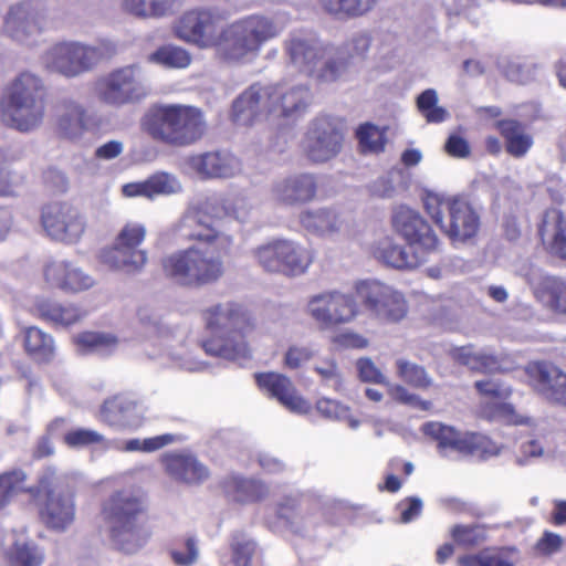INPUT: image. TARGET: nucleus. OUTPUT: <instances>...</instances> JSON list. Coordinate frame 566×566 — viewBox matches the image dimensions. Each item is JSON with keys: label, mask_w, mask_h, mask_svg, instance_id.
<instances>
[{"label": "nucleus", "mask_w": 566, "mask_h": 566, "mask_svg": "<svg viewBox=\"0 0 566 566\" xmlns=\"http://www.w3.org/2000/svg\"><path fill=\"white\" fill-rule=\"evenodd\" d=\"M25 480L27 475L21 470L0 474V509L22 492L33 493V489L27 486Z\"/></svg>", "instance_id": "nucleus-48"}, {"label": "nucleus", "mask_w": 566, "mask_h": 566, "mask_svg": "<svg viewBox=\"0 0 566 566\" xmlns=\"http://www.w3.org/2000/svg\"><path fill=\"white\" fill-rule=\"evenodd\" d=\"M45 283L67 294H77L91 290L95 279L70 260H51L43 269Z\"/></svg>", "instance_id": "nucleus-24"}, {"label": "nucleus", "mask_w": 566, "mask_h": 566, "mask_svg": "<svg viewBox=\"0 0 566 566\" xmlns=\"http://www.w3.org/2000/svg\"><path fill=\"white\" fill-rule=\"evenodd\" d=\"M145 510L144 497L133 490L117 491L105 501L103 517L117 549L133 554L147 543L150 532L140 521Z\"/></svg>", "instance_id": "nucleus-5"}, {"label": "nucleus", "mask_w": 566, "mask_h": 566, "mask_svg": "<svg viewBox=\"0 0 566 566\" xmlns=\"http://www.w3.org/2000/svg\"><path fill=\"white\" fill-rule=\"evenodd\" d=\"M328 13L339 18L358 17L368 12L376 0H319Z\"/></svg>", "instance_id": "nucleus-47"}, {"label": "nucleus", "mask_w": 566, "mask_h": 566, "mask_svg": "<svg viewBox=\"0 0 566 566\" xmlns=\"http://www.w3.org/2000/svg\"><path fill=\"white\" fill-rule=\"evenodd\" d=\"M392 227L407 242L409 249L416 250L424 258L429 259L438 251V237L417 210L407 206L398 207L392 216Z\"/></svg>", "instance_id": "nucleus-19"}, {"label": "nucleus", "mask_w": 566, "mask_h": 566, "mask_svg": "<svg viewBox=\"0 0 566 566\" xmlns=\"http://www.w3.org/2000/svg\"><path fill=\"white\" fill-rule=\"evenodd\" d=\"M115 45L107 40L94 44L78 41H60L50 45L41 55L42 66L67 78L93 70L115 53Z\"/></svg>", "instance_id": "nucleus-8"}, {"label": "nucleus", "mask_w": 566, "mask_h": 566, "mask_svg": "<svg viewBox=\"0 0 566 566\" xmlns=\"http://www.w3.org/2000/svg\"><path fill=\"white\" fill-rule=\"evenodd\" d=\"M242 165L239 158L227 151H214L212 179H227L240 175Z\"/></svg>", "instance_id": "nucleus-55"}, {"label": "nucleus", "mask_w": 566, "mask_h": 566, "mask_svg": "<svg viewBox=\"0 0 566 566\" xmlns=\"http://www.w3.org/2000/svg\"><path fill=\"white\" fill-rule=\"evenodd\" d=\"M164 274L181 286L198 287L214 283L224 273L221 258L209 249L190 245L161 260Z\"/></svg>", "instance_id": "nucleus-9"}, {"label": "nucleus", "mask_w": 566, "mask_h": 566, "mask_svg": "<svg viewBox=\"0 0 566 566\" xmlns=\"http://www.w3.org/2000/svg\"><path fill=\"white\" fill-rule=\"evenodd\" d=\"M423 206L431 220L453 244L471 241L480 230V216L462 198L427 191Z\"/></svg>", "instance_id": "nucleus-7"}, {"label": "nucleus", "mask_w": 566, "mask_h": 566, "mask_svg": "<svg viewBox=\"0 0 566 566\" xmlns=\"http://www.w3.org/2000/svg\"><path fill=\"white\" fill-rule=\"evenodd\" d=\"M39 493H45L40 504V516L43 523L56 531H64L74 521L75 505L73 491L69 489L66 478L49 472L39 485Z\"/></svg>", "instance_id": "nucleus-15"}, {"label": "nucleus", "mask_w": 566, "mask_h": 566, "mask_svg": "<svg viewBox=\"0 0 566 566\" xmlns=\"http://www.w3.org/2000/svg\"><path fill=\"white\" fill-rule=\"evenodd\" d=\"M315 356V350L308 345L290 346L284 355V364L290 369H296L310 361Z\"/></svg>", "instance_id": "nucleus-64"}, {"label": "nucleus", "mask_w": 566, "mask_h": 566, "mask_svg": "<svg viewBox=\"0 0 566 566\" xmlns=\"http://www.w3.org/2000/svg\"><path fill=\"white\" fill-rule=\"evenodd\" d=\"M375 258L388 266L398 270L416 269L420 264L428 261L422 254L416 250L398 244L394 239L386 237L379 240L374 250Z\"/></svg>", "instance_id": "nucleus-33"}, {"label": "nucleus", "mask_w": 566, "mask_h": 566, "mask_svg": "<svg viewBox=\"0 0 566 566\" xmlns=\"http://www.w3.org/2000/svg\"><path fill=\"white\" fill-rule=\"evenodd\" d=\"M12 546L8 552L9 560L15 566H41L43 552L23 532L12 534Z\"/></svg>", "instance_id": "nucleus-40"}, {"label": "nucleus", "mask_w": 566, "mask_h": 566, "mask_svg": "<svg viewBox=\"0 0 566 566\" xmlns=\"http://www.w3.org/2000/svg\"><path fill=\"white\" fill-rule=\"evenodd\" d=\"M396 364L398 376L410 386L423 389L431 385L432 380L423 367L405 359H398Z\"/></svg>", "instance_id": "nucleus-56"}, {"label": "nucleus", "mask_w": 566, "mask_h": 566, "mask_svg": "<svg viewBox=\"0 0 566 566\" xmlns=\"http://www.w3.org/2000/svg\"><path fill=\"white\" fill-rule=\"evenodd\" d=\"M35 314L56 326H70L84 316V312L74 304H62L53 300L42 298L34 304Z\"/></svg>", "instance_id": "nucleus-37"}, {"label": "nucleus", "mask_w": 566, "mask_h": 566, "mask_svg": "<svg viewBox=\"0 0 566 566\" xmlns=\"http://www.w3.org/2000/svg\"><path fill=\"white\" fill-rule=\"evenodd\" d=\"M476 390L489 398L482 407V413L489 419H496L509 424L533 426V419L518 415L511 403L505 400L511 396L510 386L494 380H479L475 382Z\"/></svg>", "instance_id": "nucleus-23"}, {"label": "nucleus", "mask_w": 566, "mask_h": 566, "mask_svg": "<svg viewBox=\"0 0 566 566\" xmlns=\"http://www.w3.org/2000/svg\"><path fill=\"white\" fill-rule=\"evenodd\" d=\"M417 106L429 123H442L449 117L448 111L438 106V94L433 88H428L418 96Z\"/></svg>", "instance_id": "nucleus-50"}, {"label": "nucleus", "mask_w": 566, "mask_h": 566, "mask_svg": "<svg viewBox=\"0 0 566 566\" xmlns=\"http://www.w3.org/2000/svg\"><path fill=\"white\" fill-rule=\"evenodd\" d=\"M357 296L366 308L377 317L398 322L407 314V303L403 295L379 281H360L355 286Z\"/></svg>", "instance_id": "nucleus-18"}, {"label": "nucleus", "mask_w": 566, "mask_h": 566, "mask_svg": "<svg viewBox=\"0 0 566 566\" xmlns=\"http://www.w3.org/2000/svg\"><path fill=\"white\" fill-rule=\"evenodd\" d=\"M147 235L146 226L136 220L126 221L117 231L115 240L140 248Z\"/></svg>", "instance_id": "nucleus-61"}, {"label": "nucleus", "mask_w": 566, "mask_h": 566, "mask_svg": "<svg viewBox=\"0 0 566 566\" xmlns=\"http://www.w3.org/2000/svg\"><path fill=\"white\" fill-rule=\"evenodd\" d=\"M290 18L285 13L273 15L250 14L220 28V15L205 8L184 12L172 24L174 35L199 49H216L217 55L233 65L252 64L262 46L280 36Z\"/></svg>", "instance_id": "nucleus-1"}, {"label": "nucleus", "mask_w": 566, "mask_h": 566, "mask_svg": "<svg viewBox=\"0 0 566 566\" xmlns=\"http://www.w3.org/2000/svg\"><path fill=\"white\" fill-rule=\"evenodd\" d=\"M252 253L264 271L287 276L304 274L313 262L306 248L290 240H272L256 247Z\"/></svg>", "instance_id": "nucleus-14"}, {"label": "nucleus", "mask_w": 566, "mask_h": 566, "mask_svg": "<svg viewBox=\"0 0 566 566\" xmlns=\"http://www.w3.org/2000/svg\"><path fill=\"white\" fill-rule=\"evenodd\" d=\"M453 539L462 546H475L486 539V532L480 525H455L451 530Z\"/></svg>", "instance_id": "nucleus-60"}, {"label": "nucleus", "mask_w": 566, "mask_h": 566, "mask_svg": "<svg viewBox=\"0 0 566 566\" xmlns=\"http://www.w3.org/2000/svg\"><path fill=\"white\" fill-rule=\"evenodd\" d=\"M40 224L44 235L53 242L76 245L88 228L86 214L69 201H51L41 208Z\"/></svg>", "instance_id": "nucleus-13"}, {"label": "nucleus", "mask_w": 566, "mask_h": 566, "mask_svg": "<svg viewBox=\"0 0 566 566\" xmlns=\"http://www.w3.org/2000/svg\"><path fill=\"white\" fill-rule=\"evenodd\" d=\"M531 387L546 401L566 407V373L547 361H531L525 366Z\"/></svg>", "instance_id": "nucleus-21"}, {"label": "nucleus", "mask_w": 566, "mask_h": 566, "mask_svg": "<svg viewBox=\"0 0 566 566\" xmlns=\"http://www.w3.org/2000/svg\"><path fill=\"white\" fill-rule=\"evenodd\" d=\"M513 548H486L478 554L459 557L460 566H514Z\"/></svg>", "instance_id": "nucleus-42"}, {"label": "nucleus", "mask_w": 566, "mask_h": 566, "mask_svg": "<svg viewBox=\"0 0 566 566\" xmlns=\"http://www.w3.org/2000/svg\"><path fill=\"white\" fill-rule=\"evenodd\" d=\"M228 218L227 195L213 193L191 203L171 231L179 240H195L213 245L220 253H228L233 238L212 227V220Z\"/></svg>", "instance_id": "nucleus-6"}, {"label": "nucleus", "mask_w": 566, "mask_h": 566, "mask_svg": "<svg viewBox=\"0 0 566 566\" xmlns=\"http://www.w3.org/2000/svg\"><path fill=\"white\" fill-rule=\"evenodd\" d=\"M150 200L159 196H171L182 191L179 179L169 172L159 171L148 177Z\"/></svg>", "instance_id": "nucleus-53"}, {"label": "nucleus", "mask_w": 566, "mask_h": 566, "mask_svg": "<svg viewBox=\"0 0 566 566\" xmlns=\"http://www.w3.org/2000/svg\"><path fill=\"white\" fill-rule=\"evenodd\" d=\"M224 488L229 495L238 502L259 501L268 494V488L263 483L241 476H231Z\"/></svg>", "instance_id": "nucleus-43"}, {"label": "nucleus", "mask_w": 566, "mask_h": 566, "mask_svg": "<svg viewBox=\"0 0 566 566\" xmlns=\"http://www.w3.org/2000/svg\"><path fill=\"white\" fill-rule=\"evenodd\" d=\"M476 390L489 398L482 407V413L489 419H496L509 424L533 426V419L518 415L511 403L505 400L511 396L510 386L494 380H479L475 382Z\"/></svg>", "instance_id": "nucleus-22"}, {"label": "nucleus", "mask_w": 566, "mask_h": 566, "mask_svg": "<svg viewBox=\"0 0 566 566\" xmlns=\"http://www.w3.org/2000/svg\"><path fill=\"white\" fill-rule=\"evenodd\" d=\"M539 235L547 250L566 259V214L556 209L546 211L539 227Z\"/></svg>", "instance_id": "nucleus-35"}, {"label": "nucleus", "mask_w": 566, "mask_h": 566, "mask_svg": "<svg viewBox=\"0 0 566 566\" xmlns=\"http://www.w3.org/2000/svg\"><path fill=\"white\" fill-rule=\"evenodd\" d=\"M203 319L211 333L202 342L208 355L237 363L252 358L247 334L254 328V322L244 306L234 302L216 304L203 312Z\"/></svg>", "instance_id": "nucleus-2"}, {"label": "nucleus", "mask_w": 566, "mask_h": 566, "mask_svg": "<svg viewBox=\"0 0 566 566\" xmlns=\"http://www.w3.org/2000/svg\"><path fill=\"white\" fill-rule=\"evenodd\" d=\"M316 188L314 176L300 174L275 181L272 186V196L284 205H302L314 199Z\"/></svg>", "instance_id": "nucleus-30"}, {"label": "nucleus", "mask_w": 566, "mask_h": 566, "mask_svg": "<svg viewBox=\"0 0 566 566\" xmlns=\"http://www.w3.org/2000/svg\"><path fill=\"white\" fill-rule=\"evenodd\" d=\"M343 139L340 124L332 117L321 116L308 128L304 150L312 161L325 163L340 151Z\"/></svg>", "instance_id": "nucleus-20"}, {"label": "nucleus", "mask_w": 566, "mask_h": 566, "mask_svg": "<svg viewBox=\"0 0 566 566\" xmlns=\"http://www.w3.org/2000/svg\"><path fill=\"white\" fill-rule=\"evenodd\" d=\"M139 125L142 132L153 140L171 147L190 146L200 140L207 129L200 108L174 103L150 105Z\"/></svg>", "instance_id": "nucleus-3"}, {"label": "nucleus", "mask_w": 566, "mask_h": 566, "mask_svg": "<svg viewBox=\"0 0 566 566\" xmlns=\"http://www.w3.org/2000/svg\"><path fill=\"white\" fill-rule=\"evenodd\" d=\"M314 371L321 378V382L340 391L344 385V377L337 361L334 358H325L314 365Z\"/></svg>", "instance_id": "nucleus-58"}, {"label": "nucleus", "mask_w": 566, "mask_h": 566, "mask_svg": "<svg viewBox=\"0 0 566 566\" xmlns=\"http://www.w3.org/2000/svg\"><path fill=\"white\" fill-rule=\"evenodd\" d=\"M260 389L275 398L291 412L306 415L311 403L297 394L291 379L277 373H264L255 376Z\"/></svg>", "instance_id": "nucleus-26"}, {"label": "nucleus", "mask_w": 566, "mask_h": 566, "mask_svg": "<svg viewBox=\"0 0 566 566\" xmlns=\"http://www.w3.org/2000/svg\"><path fill=\"white\" fill-rule=\"evenodd\" d=\"M1 117L9 127L21 133L38 129L45 115V86L32 72H21L3 88Z\"/></svg>", "instance_id": "nucleus-4"}, {"label": "nucleus", "mask_w": 566, "mask_h": 566, "mask_svg": "<svg viewBox=\"0 0 566 566\" xmlns=\"http://www.w3.org/2000/svg\"><path fill=\"white\" fill-rule=\"evenodd\" d=\"M358 313L355 296L338 290L314 294L306 304V314L323 328L350 323Z\"/></svg>", "instance_id": "nucleus-16"}, {"label": "nucleus", "mask_w": 566, "mask_h": 566, "mask_svg": "<svg viewBox=\"0 0 566 566\" xmlns=\"http://www.w3.org/2000/svg\"><path fill=\"white\" fill-rule=\"evenodd\" d=\"M91 126V116L82 104L75 101H65L59 105L55 115V129L63 138L77 140Z\"/></svg>", "instance_id": "nucleus-31"}, {"label": "nucleus", "mask_w": 566, "mask_h": 566, "mask_svg": "<svg viewBox=\"0 0 566 566\" xmlns=\"http://www.w3.org/2000/svg\"><path fill=\"white\" fill-rule=\"evenodd\" d=\"M422 432L437 441L438 452L443 458L475 455L486 459L500 452V447L486 436L463 432L442 422H427L422 426Z\"/></svg>", "instance_id": "nucleus-12"}, {"label": "nucleus", "mask_w": 566, "mask_h": 566, "mask_svg": "<svg viewBox=\"0 0 566 566\" xmlns=\"http://www.w3.org/2000/svg\"><path fill=\"white\" fill-rule=\"evenodd\" d=\"M64 443L73 449L99 444L105 449L112 447L111 442L105 437L95 430L77 428L64 434Z\"/></svg>", "instance_id": "nucleus-52"}, {"label": "nucleus", "mask_w": 566, "mask_h": 566, "mask_svg": "<svg viewBox=\"0 0 566 566\" xmlns=\"http://www.w3.org/2000/svg\"><path fill=\"white\" fill-rule=\"evenodd\" d=\"M77 350L85 353H95L102 356H108L115 353L120 339L109 332H84L74 337Z\"/></svg>", "instance_id": "nucleus-38"}, {"label": "nucleus", "mask_w": 566, "mask_h": 566, "mask_svg": "<svg viewBox=\"0 0 566 566\" xmlns=\"http://www.w3.org/2000/svg\"><path fill=\"white\" fill-rule=\"evenodd\" d=\"M300 221L306 231L324 238L334 237L344 227V219L334 208L304 211L300 217Z\"/></svg>", "instance_id": "nucleus-36"}, {"label": "nucleus", "mask_w": 566, "mask_h": 566, "mask_svg": "<svg viewBox=\"0 0 566 566\" xmlns=\"http://www.w3.org/2000/svg\"><path fill=\"white\" fill-rule=\"evenodd\" d=\"M99 418L111 427L138 428L143 423L144 409L130 398L116 396L104 402Z\"/></svg>", "instance_id": "nucleus-32"}, {"label": "nucleus", "mask_w": 566, "mask_h": 566, "mask_svg": "<svg viewBox=\"0 0 566 566\" xmlns=\"http://www.w3.org/2000/svg\"><path fill=\"white\" fill-rule=\"evenodd\" d=\"M161 462L171 478L188 484L200 483L209 475L208 469L190 454L167 453Z\"/></svg>", "instance_id": "nucleus-34"}, {"label": "nucleus", "mask_w": 566, "mask_h": 566, "mask_svg": "<svg viewBox=\"0 0 566 566\" xmlns=\"http://www.w3.org/2000/svg\"><path fill=\"white\" fill-rule=\"evenodd\" d=\"M93 94L102 105L118 109L140 103L148 96V90L142 81L140 66L129 64L98 76Z\"/></svg>", "instance_id": "nucleus-11"}, {"label": "nucleus", "mask_w": 566, "mask_h": 566, "mask_svg": "<svg viewBox=\"0 0 566 566\" xmlns=\"http://www.w3.org/2000/svg\"><path fill=\"white\" fill-rule=\"evenodd\" d=\"M24 186V177L6 165H0V197H17Z\"/></svg>", "instance_id": "nucleus-62"}, {"label": "nucleus", "mask_w": 566, "mask_h": 566, "mask_svg": "<svg viewBox=\"0 0 566 566\" xmlns=\"http://www.w3.org/2000/svg\"><path fill=\"white\" fill-rule=\"evenodd\" d=\"M227 195V213L239 222H245L255 208L254 198L244 191H233Z\"/></svg>", "instance_id": "nucleus-49"}, {"label": "nucleus", "mask_w": 566, "mask_h": 566, "mask_svg": "<svg viewBox=\"0 0 566 566\" xmlns=\"http://www.w3.org/2000/svg\"><path fill=\"white\" fill-rule=\"evenodd\" d=\"M124 12L142 19H158L172 13L175 0H122Z\"/></svg>", "instance_id": "nucleus-41"}, {"label": "nucleus", "mask_w": 566, "mask_h": 566, "mask_svg": "<svg viewBox=\"0 0 566 566\" xmlns=\"http://www.w3.org/2000/svg\"><path fill=\"white\" fill-rule=\"evenodd\" d=\"M497 128L506 143V150L516 158L524 157L533 146V138L516 120L505 119L497 123Z\"/></svg>", "instance_id": "nucleus-39"}, {"label": "nucleus", "mask_w": 566, "mask_h": 566, "mask_svg": "<svg viewBox=\"0 0 566 566\" xmlns=\"http://www.w3.org/2000/svg\"><path fill=\"white\" fill-rule=\"evenodd\" d=\"M291 61L317 81L333 83L347 78L349 62L344 52L315 39L293 36L286 43Z\"/></svg>", "instance_id": "nucleus-10"}, {"label": "nucleus", "mask_w": 566, "mask_h": 566, "mask_svg": "<svg viewBox=\"0 0 566 566\" xmlns=\"http://www.w3.org/2000/svg\"><path fill=\"white\" fill-rule=\"evenodd\" d=\"M174 441L175 436L165 433L146 439H130L124 442L123 446L118 447V449L126 452H154L172 443Z\"/></svg>", "instance_id": "nucleus-59"}, {"label": "nucleus", "mask_w": 566, "mask_h": 566, "mask_svg": "<svg viewBox=\"0 0 566 566\" xmlns=\"http://www.w3.org/2000/svg\"><path fill=\"white\" fill-rule=\"evenodd\" d=\"M48 27V11L39 2L23 1L11 6L4 17L3 32L13 41L32 45Z\"/></svg>", "instance_id": "nucleus-17"}, {"label": "nucleus", "mask_w": 566, "mask_h": 566, "mask_svg": "<svg viewBox=\"0 0 566 566\" xmlns=\"http://www.w3.org/2000/svg\"><path fill=\"white\" fill-rule=\"evenodd\" d=\"M543 302L553 311L566 314V282L557 277L546 276L543 279L542 290L536 289Z\"/></svg>", "instance_id": "nucleus-46"}, {"label": "nucleus", "mask_w": 566, "mask_h": 566, "mask_svg": "<svg viewBox=\"0 0 566 566\" xmlns=\"http://www.w3.org/2000/svg\"><path fill=\"white\" fill-rule=\"evenodd\" d=\"M316 410L319 415L329 420L347 421L352 429L359 427V421L350 416L349 407L337 400L322 398L316 402Z\"/></svg>", "instance_id": "nucleus-51"}, {"label": "nucleus", "mask_w": 566, "mask_h": 566, "mask_svg": "<svg viewBox=\"0 0 566 566\" xmlns=\"http://www.w3.org/2000/svg\"><path fill=\"white\" fill-rule=\"evenodd\" d=\"M147 61L165 69H187L192 62V56L181 46L167 44L150 53Z\"/></svg>", "instance_id": "nucleus-45"}, {"label": "nucleus", "mask_w": 566, "mask_h": 566, "mask_svg": "<svg viewBox=\"0 0 566 566\" xmlns=\"http://www.w3.org/2000/svg\"><path fill=\"white\" fill-rule=\"evenodd\" d=\"M233 566H250L255 553V543L244 533H235L231 541Z\"/></svg>", "instance_id": "nucleus-57"}, {"label": "nucleus", "mask_w": 566, "mask_h": 566, "mask_svg": "<svg viewBox=\"0 0 566 566\" xmlns=\"http://www.w3.org/2000/svg\"><path fill=\"white\" fill-rule=\"evenodd\" d=\"M268 114H272L269 85L253 84L233 102L232 118L239 125H250Z\"/></svg>", "instance_id": "nucleus-28"}, {"label": "nucleus", "mask_w": 566, "mask_h": 566, "mask_svg": "<svg viewBox=\"0 0 566 566\" xmlns=\"http://www.w3.org/2000/svg\"><path fill=\"white\" fill-rule=\"evenodd\" d=\"M357 137L364 153L378 154L385 148V130L375 125H361L357 130Z\"/></svg>", "instance_id": "nucleus-54"}, {"label": "nucleus", "mask_w": 566, "mask_h": 566, "mask_svg": "<svg viewBox=\"0 0 566 566\" xmlns=\"http://www.w3.org/2000/svg\"><path fill=\"white\" fill-rule=\"evenodd\" d=\"M449 356L458 364L478 373H505L515 368L509 355L495 356L485 349H476L472 345L451 347Z\"/></svg>", "instance_id": "nucleus-25"}, {"label": "nucleus", "mask_w": 566, "mask_h": 566, "mask_svg": "<svg viewBox=\"0 0 566 566\" xmlns=\"http://www.w3.org/2000/svg\"><path fill=\"white\" fill-rule=\"evenodd\" d=\"M214 151L191 155L186 159V165L200 179H212Z\"/></svg>", "instance_id": "nucleus-63"}, {"label": "nucleus", "mask_w": 566, "mask_h": 566, "mask_svg": "<svg viewBox=\"0 0 566 566\" xmlns=\"http://www.w3.org/2000/svg\"><path fill=\"white\" fill-rule=\"evenodd\" d=\"M270 112L276 116L294 118L302 115L311 103L310 90L304 85L286 83L269 85Z\"/></svg>", "instance_id": "nucleus-27"}, {"label": "nucleus", "mask_w": 566, "mask_h": 566, "mask_svg": "<svg viewBox=\"0 0 566 566\" xmlns=\"http://www.w3.org/2000/svg\"><path fill=\"white\" fill-rule=\"evenodd\" d=\"M24 348L32 358L39 361L50 360L55 349L52 336L34 326L24 331Z\"/></svg>", "instance_id": "nucleus-44"}, {"label": "nucleus", "mask_w": 566, "mask_h": 566, "mask_svg": "<svg viewBox=\"0 0 566 566\" xmlns=\"http://www.w3.org/2000/svg\"><path fill=\"white\" fill-rule=\"evenodd\" d=\"M101 262L112 270L124 273H137L148 261L147 251L118 240L104 248L99 253Z\"/></svg>", "instance_id": "nucleus-29"}]
</instances>
